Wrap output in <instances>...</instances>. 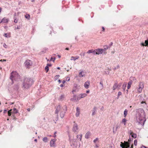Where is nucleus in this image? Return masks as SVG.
<instances>
[{"mask_svg": "<svg viewBox=\"0 0 148 148\" xmlns=\"http://www.w3.org/2000/svg\"><path fill=\"white\" fill-rule=\"evenodd\" d=\"M55 140L54 139L51 140L50 141V146L51 147H54L55 146Z\"/></svg>", "mask_w": 148, "mask_h": 148, "instance_id": "16", "label": "nucleus"}, {"mask_svg": "<svg viewBox=\"0 0 148 148\" xmlns=\"http://www.w3.org/2000/svg\"><path fill=\"white\" fill-rule=\"evenodd\" d=\"M126 121V119L124 118L123 119L121 123L124 124V125H125Z\"/></svg>", "mask_w": 148, "mask_h": 148, "instance_id": "20", "label": "nucleus"}, {"mask_svg": "<svg viewBox=\"0 0 148 148\" xmlns=\"http://www.w3.org/2000/svg\"><path fill=\"white\" fill-rule=\"evenodd\" d=\"M18 22V19H15L14 20V22L15 23H16Z\"/></svg>", "mask_w": 148, "mask_h": 148, "instance_id": "46", "label": "nucleus"}, {"mask_svg": "<svg viewBox=\"0 0 148 148\" xmlns=\"http://www.w3.org/2000/svg\"><path fill=\"white\" fill-rule=\"evenodd\" d=\"M34 81L33 79L29 78H25L23 83V88H28L33 84Z\"/></svg>", "mask_w": 148, "mask_h": 148, "instance_id": "2", "label": "nucleus"}, {"mask_svg": "<svg viewBox=\"0 0 148 148\" xmlns=\"http://www.w3.org/2000/svg\"><path fill=\"white\" fill-rule=\"evenodd\" d=\"M137 140H135L134 141V144L136 146L137 145Z\"/></svg>", "mask_w": 148, "mask_h": 148, "instance_id": "40", "label": "nucleus"}, {"mask_svg": "<svg viewBox=\"0 0 148 148\" xmlns=\"http://www.w3.org/2000/svg\"><path fill=\"white\" fill-rule=\"evenodd\" d=\"M96 50L97 55L102 54L103 51V50L102 49H96Z\"/></svg>", "mask_w": 148, "mask_h": 148, "instance_id": "12", "label": "nucleus"}, {"mask_svg": "<svg viewBox=\"0 0 148 148\" xmlns=\"http://www.w3.org/2000/svg\"><path fill=\"white\" fill-rule=\"evenodd\" d=\"M13 111L12 112V113L14 114H16L18 112V110H16L15 108H14L13 109Z\"/></svg>", "mask_w": 148, "mask_h": 148, "instance_id": "21", "label": "nucleus"}, {"mask_svg": "<svg viewBox=\"0 0 148 148\" xmlns=\"http://www.w3.org/2000/svg\"><path fill=\"white\" fill-rule=\"evenodd\" d=\"M144 87L143 84L142 82L140 83L139 84V86L138 88V91L140 93L142 91V90Z\"/></svg>", "mask_w": 148, "mask_h": 148, "instance_id": "9", "label": "nucleus"}, {"mask_svg": "<svg viewBox=\"0 0 148 148\" xmlns=\"http://www.w3.org/2000/svg\"><path fill=\"white\" fill-rule=\"evenodd\" d=\"M83 71H81L79 73V76L80 77H82L84 76V75L82 74V73Z\"/></svg>", "mask_w": 148, "mask_h": 148, "instance_id": "30", "label": "nucleus"}, {"mask_svg": "<svg viewBox=\"0 0 148 148\" xmlns=\"http://www.w3.org/2000/svg\"><path fill=\"white\" fill-rule=\"evenodd\" d=\"M14 102H10V105H12V104H14Z\"/></svg>", "mask_w": 148, "mask_h": 148, "instance_id": "57", "label": "nucleus"}, {"mask_svg": "<svg viewBox=\"0 0 148 148\" xmlns=\"http://www.w3.org/2000/svg\"><path fill=\"white\" fill-rule=\"evenodd\" d=\"M132 84V82L131 81L129 82L128 83V85H130V86Z\"/></svg>", "mask_w": 148, "mask_h": 148, "instance_id": "47", "label": "nucleus"}, {"mask_svg": "<svg viewBox=\"0 0 148 148\" xmlns=\"http://www.w3.org/2000/svg\"><path fill=\"white\" fill-rule=\"evenodd\" d=\"M27 110L29 112L30 111V109L29 108H27Z\"/></svg>", "mask_w": 148, "mask_h": 148, "instance_id": "62", "label": "nucleus"}, {"mask_svg": "<svg viewBox=\"0 0 148 148\" xmlns=\"http://www.w3.org/2000/svg\"><path fill=\"white\" fill-rule=\"evenodd\" d=\"M96 107H95L93 110H92V115H95V112L96 111Z\"/></svg>", "mask_w": 148, "mask_h": 148, "instance_id": "23", "label": "nucleus"}, {"mask_svg": "<svg viewBox=\"0 0 148 148\" xmlns=\"http://www.w3.org/2000/svg\"><path fill=\"white\" fill-rule=\"evenodd\" d=\"M25 17L29 19L30 18V16L29 14L25 16Z\"/></svg>", "mask_w": 148, "mask_h": 148, "instance_id": "41", "label": "nucleus"}, {"mask_svg": "<svg viewBox=\"0 0 148 148\" xmlns=\"http://www.w3.org/2000/svg\"><path fill=\"white\" fill-rule=\"evenodd\" d=\"M25 66L28 67L29 66H31L32 64V62L29 60H27L24 63Z\"/></svg>", "mask_w": 148, "mask_h": 148, "instance_id": "7", "label": "nucleus"}, {"mask_svg": "<svg viewBox=\"0 0 148 148\" xmlns=\"http://www.w3.org/2000/svg\"><path fill=\"white\" fill-rule=\"evenodd\" d=\"M70 78L69 77H67L66 79V80L67 81H69L70 80Z\"/></svg>", "mask_w": 148, "mask_h": 148, "instance_id": "45", "label": "nucleus"}, {"mask_svg": "<svg viewBox=\"0 0 148 148\" xmlns=\"http://www.w3.org/2000/svg\"><path fill=\"white\" fill-rule=\"evenodd\" d=\"M120 128V126L118 125L117 124L116 126V128L115 129L114 127H113V132L114 134H115L117 130V129Z\"/></svg>", "mask_w": 148, "mask_h": 148, "instance_id": "13", "label": "nucleus"}, {"mask_svg": "<svg viewBox=\"0 0 148 148\" xmlns=\"http://www.w3.org/2000/svg\"><path fill=\"white\" fill-rule=\"evenodd\" d=\"M90 135V133L89 132H87L85 134V138H88Z\"/></svg>", "mask_w": 148, "mask_h": 148, "instance_id": "17", "label": "nucleus"}, {"mask_svg": "<svg viewBox=\"0 0 148 148\" xmlns=\"http://www.w3.org/2000/svg\"><path fill=\"white\" fill-rule=\"evenodd\" d=\"M74 124L73 125L72 130L74 132H77L79 129V127L77 123L74 122Z\"/></svg>", "mask_w": 148, "mask_h": 148, "instance_id": "4", "label": "nucleus"}, {"mask_svg": "<svg viewBox=\"0 0 148 148\" xmlns=\"http://www.w3.org/2000/svg\"><path fill=\"white\" fill-rule=\"evenodd\" d=\"M65 82V80H63L62 81V83L63 84H64Z\"/></svg>", "mask_w": 148, "mask_h": 148, "instance_id": "61", "label": "nucleus"}, {"mask_svg": "<svg viewBox=\"0 0 148 148\" xmlns=\"http://www.w3.org/2000/svg\"><path fill=\"white\" fill-rule=\"evenodd\" d=\"M128 134H130V135H131L133 133V132L131 130H129L128 131Z\"/></svg>", "mask_w": 148, "mask_h": 148, "instance_id": "35", "label": "nucleus"}, {"mask_svg": "<svg viewBox=\"0 0 148 148\" xmlns=\"http://www.w3.org/2000/svg\"><path fill=\"white\" fill-rule=\"evenodd\" d=\"M127 86L126 83H124L122 86V89L124 91H125Z\"/></svg>", "mask_w": 148, "mask_h": 148, "instance_id": "22", "label": "nucleus"}, {"mask_svg": "<svg viewBox=\"0 0 148 148\" xmlns=\"http://www.w3.org/2000/svg\"><path fill=\"white\" fill-rule=\"evenodd\" d=\"M82 134H80L79 135H77V137L78 139H80V140L82 138Z\"/></svg>", "mask_w": 148, "mask_h": 148, "instance_id": "25", "label": "nucleus"}, {"mask_svg": "<svg viewBox=\"0 0 148 148\" xmlns=\"http://www.w3.org/2000/svg\"><path fill=\"white\" fill-rule=\"evenodd\" d=\"M89 92H90V90H88L86 91V92L87 93H89Z\"/></svg>", "mask_w": 148, "mask_h": 148, "instance_id": "59", "label": "nucleus"}, {"mask_svg": "<svg viewBox=\"0 0 148 148\" xmlns=\"http://www.w3.org/2000/svg\"><path fill=\"white\" fill-rule=\"evenodd\" d=\"M3 46L5 48H6L7 47V45L5 43L3 45Z\"/></svg>", "mask_w": 148, "mask_h": 148, "instance_id": "50", "label": "nucleus"}, {"mask_svg": "<svg viewBox=\"0 0 148 148\" xmlns=\"http://www.w3.org/2000/svg\"><path fill=\"white\" fill-rule=\"evenodd\" d=\"M112 45H113V43H112V42H111V44H110V47L111 46H112Z\"/></svg>", "mask_w": 148, "mask_h": 148, "instance_id": "58", "label": "nucleus"}, {"mask_svg": "<svg viewBox=\"0 0 148 148\" xmlns=\"http://www.w3.org/2000/svg\"><path fill=\"white\" fill-rule=\"evenodd\" d=\"M98 140V138H96L95 139L94 141V142L95 143H96V141H97Z\"/></svg>", "mask_w": 148, "mask_h": 148, "instance_id": "42", "label": "nucleus"}, {"mask_svg": "<svg viewBox=\"0 0 148 148\" xmlns=\"http://www.w3.org/2000/svg\"><path fill=\"white\" fill-rule=\"evenodd\" d=\"M12 112H9L8 111V116H10L11 115Z\"/></svg>", "mask_w": 148, "mask_h": 148, "instance_id": "48", "label": "nucleus"}, {"mask_svg": "<svg viewBox=\"0 0 148 148\" xmlns=\"http://www.w3.org/2000/svg\"><path fill=\"white\" fill-rule=\"evenodd\" d=\"M102 31L103 32H104L105 31V28L103 27H102Z\"/></svg>", "mask_w": 148, "mask_h": 148, "instance_id": "51", "label": "nucleus"}, {"mask_svg": "<svg viewBox=\"0 0 148 148\" xmlns=\"http://www.w3.org/2000/svg\"><path fill=\"white\" fill-rule=\"evenodd\" d=\"M127 109H125L124 112V117H125L127 115Z\"/></svg>", "mask_w": 148, "mask_h": 148, "instance_id": "24", "label": "nucleus"}, {"mask_svg": "<svg viewBox=\"0 0 148 148\" xmlns=\"http://www.w3.org/2000/svg\"><path fill=\"white\" fill-rule=\"evenodd\" d=\"M133 144H132L131 145L130 148H133Z\"/></svg>", "mask_w": 148, "mask_h": 148, "instance_id": "60", "label": "nucleus"}, {"mask_svg": "<svg viewBox=\"0 0 148 148\" xmlns=\"http://www.w3.org/2000/svg\"><path fill=\"white\" fill-rule=\"evenodd\" d=\"M53 59V58L51 57L50 60H49V61H52Z\"/></svg>", "mask_w": 148, "mask_h": 148, "instance_id": "63", "label": "nucleus"}, {"mask_svg": "<svg viewBox=\"0 0 148 148\" xmlns=\"http://www.w3.org/2000/svg\"><path fill=\"white\" fill-rule=\"evenodd\" d=\"M87 95L86 93H83V94H80L79 95V97H78V100H79V99H80L81 98H84L87 96Z\"/></svg>", "mask_w": 148, "mask_h": 148, "instance_id": "11", "label": "nucleus"}, {"mask_svg": "<svg viewBox=\"0 0 148 148\" xmlns=\"http://www.w3.org/2000/svg\"><path fill=\"white\" fill-rule=\"evenodd\" d=\"M1 21H2V22L4 23H7L8 21V20L6 18H4L2 20H1Z\"/></svg>", "mask_w": 148, "mask_h": 148, "instance_id": "19", "label": "nucleus"}, {"mask_svg": "<svg viewBox=\"0 0 148 148\" xmlns=\"http://www.w3.org/2000/svg\"><path fill=\"white\" fill-rule=\"evenodd\" d=\"M121 94H122L121 92H119L118 93V96L117 97V99H118L119 98V96H120V95H121Z\"/></svg>", "mask_w": 148, "mask_h": 148, "instance_id": "34", "label": "nucleus"}, {"mask_svg": "<svg viewBox=\"0 0 148 148\" xmlns=\"http://www.w3.org/2000/svg\"><path fill=\"white\" fill-rule=\"evenodd\" d=\"M62 108H61L60 106L59 105H58L56 109V110L55 111V114H57V116H58V114L59 112H60L62 111Z\"/></svg>", "mask_w": 148, "mask_h": 148, "instance_id": "8", "label": "nucleus"}, {"mask_svg": "<svg viewBox=\"0 0 148 148\" xmlns=\"http://www.w3.org/2000/svg\"><path fill=\"white\" fill-rule=\"evenodd\" d=\"M52 65L51 64H47V66L48 67L49 66H51Z\"/></svg>", "mask_w": 148, "mask_h": 148, "instance_id": "53", "label": "nucleus"}, {"mask_svg": "<svg viewBox=\"0 0 148 148\" xmlns=\"http://www.w3.org/2000/svg\"><path fill=\"white\" fill-rule=\"evenodd\" d=\"M59 75H56L55 76V79H58L59 77Z\"/></svg>", "mask_w": 148, "mask_h": 148, "instance_id": "43", "label": "nucleus"}, {"mask_svg": "<svg viewBox=\"0 0 148 148\" xmlns=\"http://www.w3.org/2000/svg\"><path fill=\"white\" fill-rule=\"evenodd\" d=\"M7 112V110L5 109L3 111V113H6Z\"/></svg>", "mask_w": 148, "mask_h": 148, "instance_id": "54", "label": "nucleus"}, {"mask_svg": "<svg viewBox=\"0 0 148 148\" xmlns=\"http://www.w3.org/2000/svg\"><path fill=\"white\" fill-rule=\"evenodd\" d=\"M109 48V47L108 46L106 45L104 47V48L102 49L103 50V51H105L106 50L108 49Z\"/></svg>", "mask_w": 148, "mask_h": 148, "instance_id": "26", "label": "nucleus"}, {"mask_svg": "<svg viewBox=\"0 0 148 148\" xmlns=\"http://www.w3.org/2000/svg\"><path fill=\"white\" fill-rule=\"evenodd\" d=\"M0 61L1 62L5 61L6 60H0Z\"/></svg>", "mask_w": 148, "mask_h": 148, "instance_id": "56", "label": "nucleus"}, {"mask_svg": "<svg viewBox=\"0 0 148 148\" xmlns=\"http://www.w3.org/2000/svg\"><path fill=\"white\" fill-rule=\"evenodd\" d=\"M133 138L131 140L130 138L128 140V141L125 142V145L127 148H128L130 147V145L132 143Z\"/></svg>", "mask_w": 148, "mask_h": 148, "instance_id": "6", "label": "nucleus"}, {"mask_svg": "<svg viewBox=\"0 0 148 148\" xmlns=\"http://www.w3.org/2000/svg\"><path fill=\"white\" fill-rule=\"evenodd\" d=\"M93 50V49H92L91 50H89L87 51V53H92Z\"/></svg>", "mask_w": 148, "mask_h": 148, "instance_id": "33", "label": "nucleus"}, {"mask_svg": "<svg viewBox=\"0 0 148 148\" xmlns=\"http://www.w3.org/2000/svg\"><path fill=\"white\" fill-rule=\"evenodd\" d=\"M76 60L78 59L79 58V57L78 56H76L75 57Z\"/></svg>", "mask_w": 148, "mask_h": 148, "instance_id": "52", "label": "nucleus"}, {"mask_svg": "<svg viewBox=\"0 0 148 148\" xmlns=\"http://www.w3.org/2000/svg\"><path fill=\"white\" fill-rule=\"evenodd\" d=\"M144 87L143 84L142 82L140 83L139 84V86L138 88V91L140 93L142 91V90Z\"/></svg>", "mask_w": 148, "mask_h": 148, "instance_id": "10", "label": "nucleus"}, {"mask_svg": "<svg viewBox=\"0 0 148 148\" xmlns=\"http://www.w3.org/2000/svg\"><path fill=\"white\" fill-rule=\"evenodd\" d=\"M100 84L101 85L102 87L103 88V83L102 81H101L100 82Z\"/></svg>", "mask_w": 148, "mask_h": 148, "instance_id": "44", "label": "nucleus"}, {"mask_svg": "<svg viewBox=\"0 0 148 148\" xmlns=\"http://www.w3.org/2000/svg\"><path fill=\"white\" fill-rule=\"evenodd\" d=\"M19 75L17 72L13 71L11 73L10 78L12 81L14 79L17 80L18 78H19Z\"/></svg>", "mask_w": 148, "mask_h": 148, "instance_id": "3", "label": "nucleus"}, {"mask_svg": "<svg viewBox=\"0 0 148 148\" xmlns=\"http://www.w3.org/2000/svg\"><path fill=\"white\" fill-rule=\"evenodd\" d=\"M145 44H146V46H148V38L147 40L145 41Z\"/></svg>", "mask_w": 148, "mask_h": 148, "instance_id": "38", "label": "nucleus"}, {"mask_svg": "<svg viewBox=\"0 0 148 148\" xmlns=\"http://www.w3.org/2000/svg\"><path fill=\"white\" fill-rule=\"evenodd\" d=\"M65 97V95L64 94L61 95L60 97V100H62Z\"/></svg>", "mask_w": 148, "mask_h": 148, "instance_id": "29", "label": "nucleus"}, {"mask_svg": "<svg viewBox=\"0 0 148 148\" xmlns=\"http://www.w3.org/2000/svg\"><path fill=\"white\" fill-rule=\"evenodd\" d=\"M117 83H115L112 89L113 90H115L116 88H117Z\"/></svg>", "mask_w": 148, "mask_h": 148, "instance_id": "18", "label": "nucleus"}, {"mask_svg": "<svg viewBox=\"0 0 148 148\" xmlns=\"http://www.w3.org/2000/svg\"><path fill=\"white\" fill-rule=\"evenodd\" d=\"M90 83L89 81H87L85 82L84 84V86L87 89L89 88V86L90 85Z\"/></svg>", "mask_w": 148, "mask_h": 148, "instance_id": "14", "label": "nucleus"}, {"mask_svg": "<svg viewBox=\"0 0 148 148\" xmlns=\"http://www.w3.org/2000/svg\"><path fill=\"white\" fill-rule=\"evenodd\" d=\"M66 107L64 106L63 108H62V111L60 112V116L62 118H63L64 116V114L66 111Z\"/></svg>", "mask_w": 148, "mask_h": 148, "instance_id": "5", "label": "nucleus"}, {"mask_svg": "<svg viewBox=\"0 0 148 148\" xmlns=\"http://www.w3.org/2000/svg\"><path fill=\"white\" fill-rule=\"evenodd\" d=\"M145 116L144 111L141 108L138 109L136 111V120L139 124H142L141 122L143 121Z\"/></svg>", "mask_w": 148, "mask_h": 148, "instance_id": "1", "label": "nucleus"}, {"mask_svg": "<svg viewBox=\"0 0 148 148\" xmlns=\"http://www.w3.org/2000/svg\"><path fill=\"white\" fill-rule=\"evenodd\" d=\"M45 70L46 71V72H47L49 70V67L47 66L45 68Z\"/></svg>", "mask_w": 148, "mask_h": 148, "instance_id": "32", "label": "nucleus"}, {"mask_svg": "<svg viewBox=\"0 0 148 148\" xmlns=\"http://www.w3.org/2000/svg\"><path fill=\"white\" fill-rule=\"evenodd\" d=\"M4 36L6 38L10 37V34H8L6 33H5L4 35Z\"/></svg>", "mask_w": 148, "mask_h": 148, "instance_id": "28", "label": "nucleus"}, {"mask_svg": "<svg viewBox=\"0 0 148 148\" xmlns=\"http://www.w3.org/2000/svg\"><path fill=\"white\" fill-rule=\"evenodd\" d=\"M71 60H74V61H75V60H76L75 59V57H74L73 56H72L71 57Z\"/></svg>", "mask_w": 148, "mask_h": 148, "instance_id": "36", "label": "nucleus"}, {"mask_svg": "<svg viewBox=\"0 0 148 148\" xmlns=\"http://www.w3.org/2000/svg\"><path fill=\"white\" fill-rule=\"evenodd\" d=\"M141 45L143 46H146V44H145L144 43H141Z\"/></svg>", "mask_w": 148, "mask_h": 148, "instance_id": "49", "label": "nucleus"}, {"mask_svg": "<svg viewBox=\"0 0 148 148\" xmlns=\"http://www.w3.org/2000/svg\"><path fill=\"white\" fill-rule=\"evenodd\" d=\"M47 137H45L43 139V140L45 142H47Z\"/></svg>", "mask_w": 148, "mask_h": 148, "instance_id": "39", "label": "nucleus"}, {"mask_svg": "<svg viewBox=\"0 0 148 148\" xmlns=\"http://www.w3.org/2000/svg\"><path fill=\"white\" fill-rule=\"evenodd\" d=\"M121 86V84H117V89H119L120 88Z\"/></svg>", "mask_w": 148, "mask_h": 148, "instance_id": "37", "label": "nucleus"}, {"mask_svg": "<svg viewBox=\"0 0 148 148\" xmlns=\"http://www.w3.org/2000/svg\"><path fill=\"white\" fill-rule=\"evenodd\" d=\"M92 53L93 55L97 54V53L96 49H95V50H93Z\"/></svg>", "mask_w": 148, "mask_h": 148, "instance_id": "31", "label": "nucleus"}, {"mask_svg": "<svg viewBox=\"0 0 148 148\" xmlns=\"http://www.w3.org/2000/svg\"><path fill=\"white\" fill-rule=\"evenodd\" d=\"M134 138H135L137 137V135L136 134L133 133L131 135Z\"/></svg>", "mask_w": 148, "mask_h": 148, "instance_id": "27", "label": "nucleus"}, {"mask_svg": "<svg viewBox=\"0 0 148 148\" xmlns=\"http://www.w3.org/2000/svg\"><path fill=\"white\" fill-rule=\"evenodd\" d=\"M141 148H146L145 147V146H143V147H142Z\"/></svg>", "mask_w": 148, "mask_h": 148, "instance_id": "64", "label": "nucleus"}, {"mask_svg": "<svg viewBox=\"0 0 148 148\" xmlns=\"http://www.w3.org/2000/svg\"><path fill=\"white\" fill-rule=\"evenodd\" d=\"M80 110L78 107L76 108V112L75 114L76 116L77 117H78L80 114Z\"/></svg>", "mask_w": 148, "mask_h": 148, "instance_id": "15", "label": "nucleus"}, {"mask_svg": "<svg viewBox=\"0 0 148 148\" xmlns=\"http://www.w3.org/2000/svg\"><path fill=\"white\" fill-rule=\"evenodd\" d=\"M130 85H128L127 86V88L128 89H129L130 88Z\"/></svg>", "mask_w": 148, "mask_h": 148, "instance_id": "55", "label": "nucleus"}]
</instances>
